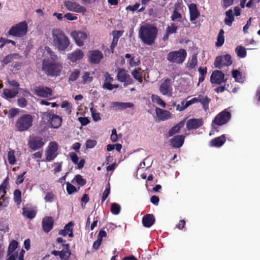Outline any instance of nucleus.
Masks as SVG:
<instances>
[{
	"label": "nucleus",
	"instance_id": "f257e3e1",
	"mask_svg": "<svg viewBox=\"0 0 260 260\" xmlns=\"http://www.w3.org/2000/svg\"><path fill=\"white\" fill-rule=\"evenodd\" d=\"M157 32L156 27L149 24H145L140 27L139 37L145 44L152 45L156 39Z\"/></svg>",
	"mask_w": 260,
	"mask_h": 260
},
{
	"label": "nucleus",
	"instance_id": "f03ea898",
	"mask_svg": "<svg viewBox=\"0 0 260 260\" xmlns=\"http://www.w3.org/2000/svg\"><path fill=\"white\" fill-rule=\"evenodd\" d=\"M36 56L37 63L42 62V65H55L58 59L57 56L48 47L40 48L37 52Z\"/></svg>",
	"mask_w": 260,
	"mask_h": 260
},
{
	"label": "nucleus",
	"instance_id": "7ed1b4c3",
	"mask_svg": "<svg viewBox=\"0 0 260 260\" xmlns=\"http://www.w3.org/2000/svg\"><path fill=\"white\" fill-rule=\"evenodd\" d=\"M53 44L60 51H64L70 46V41L64 33L60 29L52 31Z\"/></svg>",
	"mask_w": 260,
	"mask_h": 260
},
{
	"label": "nucleus",
	"instance_id": "20e7f679",
	"mask_svg": "<svg viewBox=\"0 0 260 260\" xmlns=\"http://www.w3.org/2000/svg\"><path fill=\"white\" fill-rule=\"evenodd\" d=\"M231 114L226 110H224L218 114L212 120L211 123L212 129L210 135L214 134L215 132H219L218 126L227 123L231 119Z\"/></svg>",
	"mask_w": 260,
	"mask_h": 260
},
{
	"label": "nucleus",
	"instance_id": "39448f33",
	"mask_svg": "<svg viewBox=\"0 0 260 260\" xmlns=\"http://www.w3.org/2000/svg\"><path fill=\"white\" fill-rule=\"evenodd\" d=\"M32 116L28 114H23L16 121V127L20 132L28 130L32 125Z\"/></svg>",
	"mask_w": 260,
	"mask_h": 260
},
{
	"label": "nucleus",
	"instance_id": "423d86ee",
	"mask_svg": "<svg viewBox=\"0 0 260 260\" xmlns=\"http://www.w3.org/2000/svg\"><path fill=\"white\" fill-rule=\"evenodd\" d=\"M27 24L25 22H21L12 26L9 31V34L16 37H22L25 36L27 31Z\"/></svg>",
	"mask_w": 260,
	"mask_h": 260
},
{
	"label": "nucleus",
	"instance_id": "0eeeda50",
	"mask_svg": "<svg viewBox=\"0 0 260 260\" xmlns=\"http://www.w3.org/2000/svg\"><path fill=\"white\" fill-rule=\"evenodd\" d=\"M63 5L66 9L69 11L77 13H84L86 11L85 7L81 5L74 0H64Z\"/></svg>",
	"mask_w": 260,
	"mask_h": 260
},
{
	"label": "nucleus",
	"instance_id": "6e6552de",
	"mask_svg": "<svg viewBox=\"0 0 260 260\" xmlns=\"http://www.w3.org/2000/svg\"><path fill=\"white\" fill-rule=\"evenodd\" d=\"M66 248L61 250H53L51 254L54 256H59L60 260H75L76 256L72 254L70 249V245L67 243L65 245Z\"/></svg>",
	"mask_w": 260,
	"mask_h": 260
},
{
	"label": "nucleus",
	"instance_id": "1a4fd4ad",
	"mask_svg": "<svg viewBox=\"0 0 260 260\" xmlns=\"http://www.w3.org/2000/svg\"><path fill=\"white\" fill-rule=\"evenodd\" d=\"M44 117L47 118L51 127L54 128H58L62 123V118L55 114L53 110L48 111L43 114Z\"/></svg>",
	"mask_w": 260,
	"mask_h": 260
},
{
	"label": "nucleus",
	"instance_id": "9d476101",
	"mask_svg": "<svg viewBox=\"0 0 260 260\" xmlns=\"http://www.w3.org/2000/svg\"><path fill=\"white\" fill-rule=\"evenodd\" d=\"M9 185V178H5L0 185V205L6 207L9 203V198L6 197L7 189Z\"/></svg>",
	"mask_w": 260,
	"mask_h": 260
},
{
	"label": "nucleus",
	"instance_id": "9b49d317",
	"mask_svg": "<svg viewBox=\"0 0 260 260\" xmlns=\"http://www.w3.org/2000/svg\"><path fill=\"white\" fill-rule=\"evenodd\" d=\"M186 54L185 50L181 49L178 51L170 52L168 54L167 58L173 62L180 63L184 60Z\"/></svg>",
	"mask_w": 260,
	"mask_h": 260
},
{
	"label": "nucleus",
	"instance_id": "f8f14e48",
	"mask_svg": "<svg viewBox=\"0 0 260 260\" xmlns=\"http://www.w3.org/2000/svg\"><path fill=\"white\" fill-rule=\"evenodd\" d=\"M58 145L55 142H51L45 152L46 160L47 161H51L53 160L57 155Z\"/></svg>",
	"mask_w": 260,
	"mask_h": 260
},
{
	"label": "nucleus",
	"instance_id": "ddd939ff",
	"mask_svg": "<svg viewBox=\"0 0 260 260\" xmlns=\"http://www.w3.org/2000/svg\"><path fill=\"white\" fill-rule=\"evenodd\" d=\"M71 37L74 40L76 44L82 47L84 44V42L87 38V35L79 30H74L71 33Z\"/></svg>",
	"mask_w": 260,
	"mask_h": 260
},
{
	"label": "nucleus",
	"instance_id": "4468645a",
	"mask_svg": "<svg viewBox=\"0 0 260 260\" xmlns=\"http://www.w3.org/2000/svg\"><path fill=\"white\" fill-rule=\"evenodd\" d=\"M159 90L162 95L168 96H172L173 89L171 85V80L169 78L166 79L160 84Z\"/></svg>",
	"mask_w": 260,
	"mask_h": 260
},
{
	"label": "nucleus",
	"instance_id": "2eb2a0df",
	"mask_svg": "<svg viewBox=\"0 0 260 260\" xmlns=\"http://www.w3.org/2000/svg\"><path fill=\"white\" fill-rule=\"evenodd\" d=\"M117 79L119 81L123 82L124 85L132 84L133 82V79L131 78L127 72L123 69L119 68L118 69Z\"/></svg>",
	"mask_w": 260,
	"mask_h": 260
},
{
	"label": "nucleus",
	"instance_id": "dca6fc26",
	"mask_svg": "<svg viewBox=\"0 0 260 260\" xmlns=\"http://www.w3.org/2000/svg\"><path fill=\"white\" fill-rule=\"evenodd\" d=\"M224 77L225 75L221 71L215 70L212 72L210 76V81L212 84L220 85L222 82H226V79Z\"/></svg>",
	"mask_w": 260,
	"mask_h": 260
},
{
	"label": "nucleus",
	"instance_id": "f3484780",
	"mask_svg": "<svg viewBox=\"0 0 260 260\" xmlns=\"http://www.w3.org/2000/svg\"><path fill=\"white\" fill-rule=\"evenodd\" d=\"M103 57L102 52L98 50L90 51L88 53L89 61L93 64L99 63Z\"/></svg>",
	"mask_w": 260,
	"mask_h": 260
},
{
	"label": "nucleus",
	"instance_id": "a211bd4d",
	"mask_svg": "<svg viewBox=\"0 0 260 260\" xmlns=\"http://www.w3.org/2000/svg\"><path fill=\"white\" fill-rule=\"evenodd\" d=\"M28 145L32 150H37L43 147L44 142L41 137H35L29 141Z\"/></svg>",
	"mask_w": 260,
	"mask_h": 260
},
{
	"label": "nucleus",
	"instance_id": "6ab92c4d",
	"mask_svg": "<svg viewBox=\"0 0 260 260\" xmlns=\"http://www.w3.org/2000/svg\"><path fill=\"white\" fill-rule=\"evenodd\" d=\"M61 66H42V70L48 76H57L60 74Z\"/></svg>",
	"mask_w": 260,
	"mask_h": 260
},
{
	"label": "nucleus",
	"instance_id": "aec40b11",
	"mask_svg": "<svg viewBox=\"0 0 260 260\" xmlns=\"http://www.w3.org/2000/svg\"><path fill=\"white\" fill-rule=\"evenodd\" d=\"M84 55L81 50L77 49L68 54L67 59L72 62H77L83 58Z\"/></svg>",
	"mask_w": 260,
	"mask_h": 260
},
{
	"label": "nucleus",
	"instance_id": "412c9836",
	"mask_svg": "<svg viewBox=\"0 0 260 260\" xmlns=\"http://www.w3.org/2000/svg\"><path fill=\"white\" fill-rule=\"evenodd\" d=\"M54 220L51 216H45L42 220V228L45 233H49L53 227Z\"/></svg>",
	"mask_w": 260,
	"mask_h": 260
},
{
	"label": "nucleus",
	"instance_id": "4be33fe9",
	"mask_svg": "<svg viewBox=\"0 0 260 260\" xmlns=\"http://www.w3.org/2000/svg\"><path fill=\"white\" fill-rule=\"evenodd\" d=\"M203 125V120L201 118H192L186 122V128L188 130L197 129Z\"/></svg>",
	"mask_w": 260,
	"mask_h": 260
},
{
	"label": "nucleus",
	"instance_id": "5701e85b",
	"mask_svg": "<svg viewBox=\"0 0 260 260\" xmlns=\"http://www.w3.org/2000/svg\"><path fill=\"white\" fill-rule=\"evenodd\" d=\"M232 63L231 56L226 54L217 56L215 59V65H231Z\"/></svg>",
	"mask_w": 260,
	"mask_h": 260
},
{
	"label": "nucleus",
	"instance_id": "b1692460",
	"mask_svg": "<svg viewBox=\"0 0 260 260\" xmlns=\"http://www.w3.org/2000/svg\"><path fill=\"white\" fill-rule=\"evenodd\" d=\"M188 9L190 15V21L193 23H196L194 21L200 15L197 6L195 4L191 3L188 5Z\"/></svg>",
	"mask_w": 260,
	"mask_h": 260
},
{
	"label": "nucleus",
	"instance_id": "393cba45",
	"mask_svg": "<svg viewBox=\"0 0 260 260\" xmlns=\"http://www.w3.org/2000/svg\"><path fill=\"white\" fill-rule=\"evenodd\" d=\"M35 92L38 96L43 98H48L52 95V89L48 87H44L40 86L36 87Z\"/></svg>",
	"mask_w": 260,
	"mask_h": 260
},
{
	"label": "nucleus",
	"instance_id": "a878e982",
	"mask_svg": "<svg viewBox=\"0 0 260 260\" xmlns=\"http://www.w3.org/2000/svg\"><path fill=\"white\" fill-rule=\"evenodd\" d=\"M184 139L185 136L183 135L175 136L170 140L171 145L173 148H180L183 145Z\"/></svg>",
	"mask_w": 260,
	"mask_h": 260
},
{
	"label": "nucleus",
	"instance_id": "bb28decb",
	"mask_svg": "<svg viewBox=\"0 0 260 260\" xmlns=\"http://www.w3.org/2000/svg\"><path fill=\"white\" fill-rule=\"evenodd\" d=\"M155 217L152 214H147L142 218V223L145 228H150L155 222Z\"/></svg>",
	"mask_w": 260,
	"mask_h": 260
},
{
	"label": "nucleus",
	"instance_id": "cd10ccee",
	"mask_svg": "<svg viewBox=\"0 0 260 260\" xmlns=\"http://www.w3.org/2000/svg\"><path fill=\"white\" fill-rule=\"evenodd\" d=\"M178 29V26L175 23H171L169 25L166 30V34L163 37V40L166 41L168 39L169 36L176 33Z\"/></svg>",
	"mask_w": 260,
	"mask_h": 260
},
{
	"label": "nucleus",
	"instance_id": "c85d7f7f",
	"mask_svg": "<svg viewBox=\"0 0 260 260\" xmlns=\"http://www.w3.org/2000/svg\"><path fill=\"white\" fill-rule=\"evenodd\" d=\"M226 138L225 135H222L220 137H216L213 139L210 142V146L215 147H220L225 142Z\"/></svg>",
	"mask_w": 260,
	"mask_h": 260
},
{
	"label": "nucleus",
	"instance_id": "c756f323",
	"mask_svg": "<svg viewBox=\"0 0 260 260\" xmlns=\"http://www.w3.org/2000/svg\"><path fill=\"white\" fill-rule=\"evenodd\" d=\"M156 115L160 120L164 121L168 119L171 117V113L169 111L156 107L155 109Z\"/></svg>",
	"mask_w": 260,
	"mask_h": 260
},
{
	"label": "nucleus",
	"instance_id": "7c9ffc66",
	"mask_svg": "<svg viewBox=\"0 0 260 260\" xmlns=\"http://www.w3.org/2000/svg\"><path fill=\"white\" fill-rule=\"evenodd\" d=\"M120 62L121 64H128L129 65H136V61L134 57L129 54H126L125 57H120Z\"/></svg>",
	"mask_w": 260,
	"mask_h": 260
},
{
	"label": "nucleus",
	"instance_id": "2f4dec72",
	"mask_svg": "<svg viewBox=\"0 0 260 260\" xmlns=\"http://www.w3.org/2000/svg\"><path fill=\"white\" fill-rule=\"evenodd\" d=\"M198 102H200L205 112L207 111L209 109V104L211 101V99L207 96H204L202 94H200L198 96Z\"/></svg>",
	"mask_w": 260,
	"mask_h": 260
},
{
	"label": "nucleus",
	"instance_id": "473e14b6",
	"mask_svg": "<svg viewBox=\"0 0 260 260\" xmlns=\"http://www.w3.org/2000/svg\"><path fill=\"white\" fill-rule=\"evenodd\" d=\"M22 58V56L18 53H13L6 56L3 59V63L8 64L13 61H15L17 60H19Z\"/></svg>",
	"mask_w": 260,
	"mask_h": 260
},
{
	"label": "nucleus",
	"instance_id": "72a5a7b5",
	"mask_svg": "<svg viewBox=\"0 0 260 260\" xmlns=\"http://www.w3.org/2000/svg\"><path fill=\"white\" fill-rule=\"evenodd\" d=\"M234 20L233 11L232 10L230 9L225 12V18H224V22L226 25L231 26Z\"/></svg>",
	"mask_w": 260,
	"mask_h": 260
},
{
	"label": "nucleus",
	"instance_id": "f704fd0d",
	"mask_svg": "<svg viewBox=\"0 0 260 260\" xmlns=\"http://www.w3.org/2000/svg\"><path fill=\"white\" fill-rule=\"evenodd\" d=\"M36 214L37 213L35 210L28 207H23L22 208V215L28 219H32L35 218Z\"/></svg>",
	"mask_w": 260,
	"mask_h": 260
},
{
	"label": "nucleus",
	"instance_id": "c9c22d12",
	"mask_svg": "<svg viewBox=\"0 0 260 260\" xmlns=\"http://www.w3.org/2000/svg\"><path fill=\"white\" fill-rule=\"evenodd\" d=\"M113 40L110 46L112 52L117 44L119 38L122 35V32L121 31H115L113 32Z\"/></svg>",
	"mask_w": 260,
	"mask_h": 260
},
{
	"label": "nucleus",
	"instance_id": "e433bc0d",
	"mask_svg": "<svg viewBox=\"0 0 260 260\" xmlns=\"http://www.w3.org/2000/svg\"><path fill=\"white\" fill-rule=\"evenodd\" d=\"M184 124V121H181L176 125L172 127L168 132L169 137H172L174 135L179 133L180 129L183 127Z\"/></svg>",
	"mask_w": 260,
	"mask_h": 260
},
{
	"label": "nucleus",
	"instance_id": "4c0bfd02",
	"mask_svg": "<svg viewBox=\"0 0 260 260\" xmlns=\"http://www.w3.org/2000/svg\"><path fill=\"white\" fill-rule=\"evenodd\" d=\"M134 104L132 103H123L119 102H113L111 103L112 107H119L121 109L132 108Z\"/></svg>",
	"mask_w": 260,
	"mask_h": 260
},
{
	"label": "nucleus",
	"instance_id": "58836bf2",
	"mask_svg": "<svg viewBox=\"0 0 260 260\" xmlns=\"http://www.w3.org/2000/svg\"><path fill=\"white\" fill-rule=\"evenodd\" d=\"M19 91L17 89H9L5 88L3 90V94L7 99H12L14 98L18 93Z\"/></svg>",
	"mask_w": 260,
	"mask_h": 260
},
{
	"label": "nucleus",
	"instance_id": "ea45409f",
	"mask_svg": "<svg viewBox=\"0 0 260 260\" xmlns=\"http://www.w3.org/2000/svg\"><path fill=\"white\" fill-rule=\"evenodd\" d=\"M232 76L236 82H242L243 81L242 74L239 71L237 70H233Z\"/></svg>",
	"mask_w": 260,
	"mask_h": 260
},
{
	"label": "nucleus",
	"instance_id": "a19ab883",
	"mask_svg": "<svg viewBox=\"0 0 260 260\" xmlns=\"http://www.w3.org/2000/svg\"><path fill=\"white\" fill-rule=\"evenodd\" d=\"M182 18V17L181 14L177 11V9L175 7L174 10L173 11V14L171 16V20L175 22H181Z\"/></svg>",
	"mask_w": 260,
	"mask_h": 260
},
{
	"label": "nucleus",
	"instance_id": "79ce46f5",
	"mask_svg": "<svg viewBox=\"0 0 260 260\" xmlns=\"http://www.w3.org/2000/svg\"><path fill=\"white\" fill-rule=\"evenodd\" d=\"M74 225V223L73 221L69 222L68 224H67L64 227V230L69 233V236L70 237H73V226Z\"/></svg>",
	"mask_w": 260,
	"mask_h": 260
},
{
	"label": "nucleus",
	"instance_id": "37998d69",
	"mask_svg": "<svg viewBox=\"0 0 260 260\" xmlns=\"http://www.w3.org/2000/svg\"><path fill=\"white\" fill-rule=\"evenodd\" d=\"M224 33L223 29H220L218 33L216 42V46L218 47L221 46L224 42Z\"/></svg>",
	"mask_w": 260,
	"mask_h": 260
},
{
	"label": "nucleus",
	"instance_id": "c03bdc74",
	"mask_svg": "<svg viewBox=\"0 0 260 260\" xmlns=\"http://www.w3.org/2000/svg\"><path fill=\"white\" fill-rule=\"evenodd\" d=\"M18 242L17 241L13 240L9 244L8 249V255L13 253L17 248Z\"/></svg>",
	"mask_w": 260,
	"mask_h": 260
},
{
	"label": "nucleus",
	"instance_id": "a18cd8bd",
	"mask_svg": "<svg viewBox=\"0 0 260 260\" xmlns=\"http://www.w3.org/2000/svg\"><path fill=\"white\" fill-rule=\"evenodd\" d=\"M235 51L237 55L241 58L244 57L246 54V51L245 48L241 46H238L236 48Z\"/></svg>",
	"mask_w": 260,
	"mask_h": 260
},
{
	"label": "nucleus",
	"instance_id": "49530a36",
	"mask_svg": "<svg viewBox=\"0 0 260 260\" xmlns=\"http://www.w3.org/2000/svg\"><path fill=\"white\" fill-rule=\"evenodd\" d=\"M14 200L17 205H19L21 202V191L16 189L14 192Z\"/></svg>",
	"mask_w": 260,
	"mask_h": 260
},
{
	"label": "nucleus",
	"instance_id": "de8ad7c7",
	"mask_svg": "<svg viewBox=\"0 0 260 260\" xmlns=\"http://www.w3.org/2000/svg\"><path fill=\"white\" fill-rule=\"evenodd\" d=\"M74 179L78 185L83 186L86 183V180L82 177L81 175L78 174L75 175Z\"/></svg>",
	"mask_w": 260,
	"mask_h": 260
},
{
	"label": "nucleus",
	"instance_id": "09e8293b",
	"mask_svg": "<svg viewBox=\"0 0 260 260\" xmlns=\"http://www.w3.org/2000/svg\"><path fill=\"white\" fill-rule=\"evenodd\" d=\"M152 100L154 102H155L156 104L163 108H165L166 106L165 102L162 101V99L157 95L153 94L152 95Z\"/></svg>",
	"mask_w": 260,
	"mask_h": 260
},
{
	"label": "nucleus",
	"instance_id": "8fccbe9b",
	"mask_svg": "<svg viewBox=\"0 0 260 260\" xmlns=\"http://www.w3.org/2000/svg\"><path fill=\"white\" fill-rule=\"evenodd\" d=\"M120 206L119 204L114 203L112 204L111 207V211L114 215H117L120 212Z\"/></svg>",
	"mask_w": 260,
	"mask_h": 260
},
{
	"label": "nucleus",
	"instance_id": "3c124183",
	"mask_svg": "<svg viewBox=\"0 0 260 260\" xmlns=\"http://www.w3.org/2000/svg\"><path fill=\"white\" fill-rule=\"evenodd\" d=\"M90 75V73L88 72L84 73V75L82 77L84 84H88L92 81L93 78Z\"/></svg>",
	"mask_w": 260,
	"mask_h": 260
},
{
	"label": "nucleus",
	"instance_id": "603ef678",
	"mask_svg": "<svg viewBox=\"0 0 260 260\" xmlns=\"http://www.w3.org/2000/svg\"><path fill=\"white\" fill-rule=\"evenodd\" d=\"M132 75L134 78L138 81L139 82L142 83L143 81L142 73L137 71L136 70H134L132 72Z\"/></svg>",
	"mask_w": 260,
	"mask_h": 260
},
{
	"label": "nucleus",
	"instance_id": "864d4df0",
	"mask_svg": "<svg viewBox=\"0 0 260 260\" xmlns=\"http://www.w3.org/2000/svg\"><path fill=\"white\" fill-rule=\"evenodd\" d=\"M8 159L10 164L14 165L15 164L16 160L14 155V152L13 151H10L8 152Z\"/></svg>",
	"mask_w": 260,
	"mask_h": 260
},
{
	"label": "nucleus",
	"instance_id": "5fc2aeb1",
	"mask_svg": "<svg viewBox=\"0 0 260 260\" xmlns=\"http://www.w3.org/2000/svg\"><path fill=\"white\" fill-rule=\"evenodd\" d=\"M79 75H80V71L78 70H75L74 72L72 73V74L70 75V76L69 78V80L74 82V81H76L78 78V77H79Z\"/></svg>",
	"mask_w": 260,
	"mask_h": 260
},
{
	"label": "nucleus",
	"instance_id": "6e6d98bb",
	"mask_svg": "<svg viewBox=\"0 0 260 260\" xmlns=\"http://www.w3.org/2000/svg\"><path fill=\"white\" fill-rule=\"evenodd\" d=\"M67 191L69 194H71L73 192L77 191V189L75 186L71 184L69 182H66Z\"/></svg>",
	"mask_w": 260,
	"mask_h": 260
},
{
	"label": "nucleus",
	"instance_id": "4d7b16f0",
	"mask_svg": "<svg viewBox=\"0 0 260 260\" xmlns=\"http://www.w3.org/2000/svg\"><path fill=\"white\" fill-rule=\"evenodd\" d=\"M110 192V184H108L106 186L104 192L103 193L102 197V202H104L106 199L107 198L108 196L109 195Z\"/></svg>",
	"mask_w": 260,
	"mask_h": 260
},
{
	"label": "nucleus",
	"instance_id": "13d9d810",
	"mask_svg": "<svg viewBox=\"0 0 260 260\" xmlns=\"http://www.w3.org/2000/svg\"><path fill=\"white\" fill-rule=\"evenodd\" d=\"M234 0H221V4L224 9H226L234 4Z\"/></svg>",
	"mask_w": 260,
	"mask_h": 260
},
{
	"label": "nucleus",
	"instance_id": "bf43d9fd",
	"mask_svg": "<svg viewBox=\"0 0 260 260\" xmlns=\"http://www.w3.org/2000/svg\"><path fill=\"white\" fill-rule=\"evenodd\" d=\"M118 85L112 84L111 83H104L103 85V88H106L108 90H111L114 88L118 87Z\"/></svg>",
	"mask_w": 260,
	"mask_h": 260
},
{
	"label": "nucleus",
	"instance_id": "052dcab7",
	"mask_svg": "<svg viewBox=\"0 0 260 260\" xmlns=\"http://www.w3.org/2000/svg\"><path fill=\"white\" fill-rule=\"evenodd\" d=\"M18 105L21 108H24L27 105L26 100L24 98H20L17 100Z\"/></svg>",
	"mask_w": 260,
	"mask_h": 260
},
{
	"label": "nucleus",
	"instance_id": "680f3d73",
	"mask_svg": "<svg viewBox=\"0 0 260 260\" xmlns=\"http://www.w3.org/2000/svg\"><path fill=\"white\" fill-rule=\"evenodd\" d=\"M90 111L91 113L92 118L94 121H97L101 119L100 113H96L95 111L93 110V108H90Z\"/></svg>",
	"mask_w": 260,
	"mask_h": 260
},
{
	"label": "nucleus",
	"instance_id": "e2e57ef3",
	"mask_svg": "<svg viewBox=\"0 0 260 260\" xmlns=\"http://www.w3.org/2000/svg\"><path fill=\"white\" fill-rule=\"evenodd\" d=\"M229 86H230L229 84H227L226 85L225 84L224 86H218L215 89V91L217 93H220V92H222L224 91H225V90L229 91L228 89Z\"/></svg>",
	"mask_w": 260,
	"mask_h": 260
},
{
	"label": "nucleus",
	"instance_id": "0e129e2a",
	"mask_svg": "<svg viewBox=\"0 0 260 260\" xmlns=\"http://www.w3.org/2000/svg\"><path fill=\"white\" fill-rule=\"evenodd\" d=\"M96 144V141L94 140H87L86 142V147L87 148H93Z\"/></svg>",
	"mask_w": 260,
	"mask_h": 260
},
{
	"label": "nucleus",
	"instance_id": "69168bd1",
	"mask_svg": "<svg viewBox=\"0 0 260 260\" xmlns=\"http://www.w3.org/2000/svg\"><path fill=\"white\" fill-rule=\"evenodd\" d=\"M64 18H66L69 21H74L78 19L77 16L73 15V14L71 13H66L64 16Z\"/></svg>",
	"mask_w": 260,
	"mask_h": 260
},
{
	"label": "nucleus",
	"instance_id": "338daca9",
	"mask_svg": "<svg viewBox=\"0 0 260 260\" xmlns=\"http://www.w3.org/2000/svg\"><path fill=\"white\" fill-rule=\"evenodd\" d=\"M19 110L16 108H12L9 110V117L13 118L19 113Z\"/></svg>",
	"mask_w": 260,
	"mask_h": 260
},
{
	"label": "nucleus",
	"instance_id": "774afa93",
	"mask_svg": "<svg viewBox=\"0 0 260 260\" xmlns=\"http://www.w3.org/2000/svg\"><path fill=\"white\" fill-rule=\"evenodd\" d=\"M70 156L71 157V160L74 164H78V162L79 160V157L76 153H75V152L70 153Z\"/></svg>",
	"mask_w": 260,
	"mask_h": 260
}]
</instances>
